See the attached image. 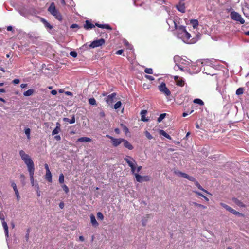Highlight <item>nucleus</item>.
Segmentation results:
<instances>
[{"label": "nucleus", "mask_w": 249, "mask_h": 249, "mask_svg": "<svg viewBox=\"0 0 249 249\" xmlns=\"http://www.w3.org/2000/svg\"><path fill=\"white\" fill-rule=\"evenodd\" d=\"M183 58L180 57L178 55H176L174 57V61L176 63L175 66L174 67V69L176 71H178V70H180L183 71H185V70H187V68L186 67H184L181 65H180L181 63V60Z\"/></svg>", "instance_id": "4"}, {"label": "nucleus", "mask_w": 249, "mask_h": 249, "mask_svg": "<svg viewBox=\"0 0 249 249\" xmlns=\"http://www.w3.org/2000/svg\"><path fill=\"white\" fill-rule=\"evenodd\" d=\"M159 90L164 94L166 96H169L171 94V92L167 88L165 83L162 82L160 85L158 86Z\"/></svg>", "instance_id": "8"}, {"label": "nucleus", "mask_w": 249, "mask_h": 249, "mask_svg": "<svg viewBox=\"0 0 249 249\" xmlns=\"http://www.w3.org/2000/svg\"><path fill=\"white\" fill-rule=\"evenodd\" d=\"M30 133H31V130L29 128H26L25 129V133L26 135L27 136V137L28 139H30Z\"/></svg>", "instance_id": "37"}, {"label": "nucleus", "mask_w": 249, "mask_h": 249, "mask_svg": "<svg viewBox=\"0 0 249 249\" xmlns=\"http://www.w3.org/2000/svg\"><path fill=\"white\" fill-rule=\"evenodd\" d=\"M145 135L146 136V137L149 139V140H151L152 138H153V137L150 134V133L147 131H146L145 132Z\"/></svg>", "instance_id": "46"}, {"label": "nucleus", "mask_w": 249, "mask_h": 249, "mask_svg": "<svg viewBox=\"0 0 249 249\" xmlns=\"http://www.w3.org/2000/svg\"><path fill=\"white\" fill-rule=\"evenodd\" d=\"M187 179L191 181H194L195 182L196 181L193 177L190 176H189V177H188Z\"/></svg>", "instance_id": "54"}, {"label": "nucleus", "mask_w": 249, "mask_h": 249, "mask_svg": "<svg viewBox=\"0 0 249 249\" xmlns=\"http://www.w3.org/2000/svg\"><path fill=\"white\" fill-rule=\"evenodd\" d=\"M44 167H45V169L46 170V172L50 171V170H49V166H48L47 164H46V163L45 164Z\"/></svg>", "instance_id": "59"}, {"label": "nucleus", "mask_w": 249, "mask_h": 249, "mask_svg": "<svg viewBox=\"0 0 249 249\" xmlns=\"http://www.w3.org/2000/svg\"><path fill=\"white\" fill-rule=\"evenodd\" d=\"M123 50H118L116 52V54H117V55H121L122 54V53H123Z\"/></svg>", "instance_id": "58"}, {"label": "nucleus", "mask_w": 249, "mask_h": 249, "mask_svg": "<svg viewBox=\"0 0 249 249\" xmlns=\"http://www.w3.org/2000/svg\"><path fill=\"white\" fill-rule=\"evenodd\" d=\"M201 64L202 67L201 68V71H202L204 73L210 75H215V73L213 71H214V65L211 60L209 59L204 60Z\"/></svg>", "instance_id": "3"}, {"label": "nucleus", "mask_w": 249, "mask_h": 249, "mask_svg": "<svg viewBox=\"0 0 249 249\" xmlns=\"http://www.w3.org/2000/svg\"><path fill=\"white\" fill-rule=\"evenodd\" d=\"M20 80L18 79H15L13 81V83L14 84H18L19 83Z\"/></svg>", "instance_id": "57"}, {"label": "nucleus", "mask_w": 249, "mask_h": 249, "mask_svg": "<svg viewBox=\"0 0 249 249\" xmlns=\"http://www.w3.org/2000/svg\"><path fill=\"white\" fill-rule=\"evenodd\" d=\"M244 89L242 88H238L236 91V94L238 95H241L243 93Z\"/></svg>", "instance_id": "38"}, {"label": "nucleus", "mask_w": 249, "mask_h": 249, "mask_svg": "<svg viewBox=\"0 0 249 249\" xmlns=\"http://www.w3.org/2000/svg\"><path fill=\"white\" fill-rule=\"evenodd\" d=\"M52 15H53L54 17H55V18L58 20H59V21L62 20V17L57 10L55 11V13L54 12Z\"/></svg>", "instance_id": "23"}, {"label": "nucleus", "mask_w": 249, "mask_h": 249, "mask_svg": "<svg viewBox=\"0 0 249 249\" xmlns=\"http://www.w3.org/2000/svg\"><path fill=\"white\" fill-rule=\"evenodd\" d=\"M59 182L60 183H63L64 182V175L61 173L59 177Z\"/></svg>", "instance_id": "42"}, {"label": "nucleus", "mask_w": 249, "mask_h": 249, "mask_svg": "<svg viewBox=\"0 0 249 249\" xmlns=\"http://www.w3.org/2000/svg\"><path fill=\"white\" fill-rule=\"evenodd\" d=\"M142 169V167L141 166H139L137 168L136 167V172L138 174Z\"/></svg>", "instance_id": "56"}, {"label": "nucleus", "mask_w": 249, "mask_h": 249, "mask_svg": "<svg viewBox=\"0 0 249 249\" xmlns=\"http://www.w3.org/2000/svg\"><path fill=\"white\" fill-rule=\"evenodd\" d=\"M220 205L222 207L224 208L225 209H226L227 211H228L230 213H232V214H234L236 215H238L239 216H243V214L242 213H239L238 212H237L236 211H235V210H234L231 207L229 206L228 205H227L224 203H221Z\"/></svg>", "instance_id": "10"}, {"label": "nucleus", "mask_w": 249, "mask_h": 249, "mask_svg": "<svg viewBox=\"0 0 249 249\" xmlns=\"http://www.w3.org/2000/svg\"><path fill=\"white\" fill-rule=\"evenodd\" d=\"M105 43V40L103 38L95 40L92 41L89 45V47L94 48L102 46Z\"/></svg>", "instance_id": "9"}, {"label": "nucleus", "mask_w": 249, "mask_h": 249, "mask_svg": "<svg viewBox=\"0 0 249 249\" xmlns=\"http://www.w3.org/2000/svg\"><path fill=\"white\" fill-rule=\"evenodd\" d=\"M191 63V61L189 59L186 60L184 58H182L181 63L180 65H182L184 67H186V68H187V70H185V71H190V69H189V66L190 65Z\"/></svg>", "instance_id": "14"}, {"label": "nucleus", "mask_w": 249, "mask_h": 249, "mask_svg": "<svg viewBox=\"0 0 249 249\" xmlns=\"http://www.w3.org/2000/svg\"><path fill=\"white\" fill-rule=\"evenodd\" d=\"M166 115V113H162V114H161L160 116L158 118V119H157V121L159 122V123H160V122H161L162 121V120L165 117Z\"/></svg>", "instance_id": "36"}, {"label": "nucleus", "mask_w": 249, "mask_h": 249, "mask_svg": "<svg viewBox=\"0 0 249 249\" xmlns=\"http://www.w3.org/2000/svg\"><path fill=\"white\" fill-rule=\"evenodd\" d=\"M48 10L51 14H53L54 12H55L57 9L55 8V4L54 2L51 3L50 6L48 8Z\"/></svg>", "instance_id": "20"}, {"label": "nucleus", "mask_w": 249, "mask_h": 249, "mask_svg": "<svg viewBox=\"0 0 249 249\" xmlns=\"http://www.w3.org/2000/svg\"><path fill=\"white\" fill-rule=\"evenodd\" d=\"M176 83L177 85L182 87L184 85L185 82L183 79L180 78L179 79H178V80H177Z\"/></svg>", "instance_id": "33"}, {"label": "nucleus", "mask_w": 249, "mask_h": 249, "mask_svg": "<svg viewBox=\"0 0 249 249\" xmlns=\"http://www.w3.org/2000/svg\"><path fill=\"white\" fill-rule=\"evenodd\" d=\"M29 233H30V229H28L27 231V233L25 235V238H26V240L27 241H28V240L29 239Z\"/></svg>", "instance_id": "51"}, {"label": "nucleus", "mask_w": 249, "mask_h": 249, "mask_svg": "<svg viewBox=\"0 0 249 249\" xmlns=\"http://www.w3.org/2000/svg\"><path fill=\"white\" fill-rule=\"evenodd\" d=\"M167 23L171 28L172 25H174L175 29L174 34L176 36L180 39L183 42L186 44H194L196 43L198 38L197 37L192 38L191 35L188 33L186 29V27L180 25L177 19L169 18L167 20Z\"/></svg>", "instance_id": "1"}, {"label": "nucleus", "mask_w": 249, "mask_h": 249, "mask_svg": "<svg viewBox=\"0 0 249 249\" xmlns=\"http://www.w3.org/2000/svg\"><path fill=\"white\" fill-rule=\"evenodd\" d=\"M0 219L2 222V226L3 227L4 230V233H5V236L7 238H8L9 236L8 227V225H7L6 222L5 221L4 216L0 215Z\"/></svg>", "instance_id": "12"}, {"label": "nucleus", "mask_w": 249, "mask_h": 249, "mask_svg": "<svg viewBox=\"0 0 249 249\" xmlns=\"http://www.w3.org/2000/svg\"><path fill=\"white\" fill-rule=\"evenodd\" d=\"M51 93L52 95H55L57 94V92L56 90H52L51 91Z\"/></svg>", "instance_id": "60"}, {"label": "nucleus", "mask_w": 249, "mask_h": 249, "mask_svg": "<svg viewBox=\"0 0 249 249\" xmlns=\"http://www.w3.org/2000/svg\"><path fill=\"white\" fill-rule=\"evenodd\" d=\"M121 125L122 127L123 130L125 132L126 134L129 132L128 128L125 125L123 124H121Z\"/></svg>", "instance_id": "41"}, {"label": "nucleus", "mask_w": 249, "mask_h": 249, "mask_svg": "<svg viewBox=\"0 0 249 249\" xmlns=\"http://www.w3.org/2000/svg\"><path fill=\"white\" fill-rule=\"evenodd\" d=\"M194 204L196 206H197V207H199L200 208H202V209H206V207L205 206L201 205V204H198V203H197L196 202H194Z\"/></svg>", "instance_id": "47"}, {"label": "nucleus", "mask_w": 249, "mask_h": 249, "mask_svg": "<svg viewBox=\"0 0 249 249\" xmlns=\"http://www.w3.org/2000/svg\"><path fill=\"white\" fill-rule=\"evenodd\" d=\"M95 26H97L98 27L102 28V29H108V30H111L112 29L111 27H110V26L109 24H101L96 23L95 24Z\"/></svg>", "instance_id": "19"}, {"label": "nucleus", "mask_w": 249, "mask_h": 249, "mask_svg": "<svg viewBox=\"0 0 249 249\" xmlns=\"http://www.w3.org/2000/svg\"><path fill=\"white\" fill-rule=\"evenodd\" d=\"M34 92V90L33 89H29L23 93V95L26 97L30 96H31Z\"/></svg>", "instance_id": "31"}, {"label": "nucleus", "mask_w": 249, "mask_h": 249, "mask_svg": "<svg viewBox=\"0 0 249 249\" xmlns=\"http://www.w3.org/2000/svg\"><path fill=\"white\" fill-rule=\"evenodd\" d=\"M91 141V139L90 138L86 137H81L77 140V141L80 142H90Z\"/></svg>", "instance_id": "32"}, {"label": "nucleus", "mask_w": 249, "mask_h": 249, "mask_svg": "<svg viewBox=\"0 0 249 249\" xmlns=\"http://www.w3.org/2000/svg\"><path fill=\"white\" fill-rule=\"evenodd\" d=\"M52 176L51 172H47L45 175V179L48 181L49 182H51L52 181Z\"/></svg>", "instance_id": "28"}, {"label": "nucleus", "mask_w": 249, "mask_h": 249, "mask_svg": "<svg viewBox=\"0 0 249 249\" xmlns=\"http://www.w3.org/2000/svg\"><path fill=\"white\" fill-rule=\"evenodd\" d=\"M230 17L231 18L235 21L240 22V24H244L245 23L244 19L242 18L241 15L238 12L235 11H232L230 13Z\"/></svg>", "instance_id": "6"}, {"label": "nucleus", "mask_w": 249, "mask_h": 249, "mask_svg": "<svg viewBox=\"0 0 249 249\" xmlns=\"http://www.w3.org/2000/svg\"><path fill=\"white\" fill-rule=\"evenodd\" d=\"M89 103L91 105H95L96 104V101L94 98H89Z\"/></svg>", "instance_id": "39"}, {"label": "nucleus", "mask_w": 249, "mask_h": 249, "mask_svg": "<svg viewBox=\"0 0 249 249\" xmlns=\"http://www.w3.org/2000/svg\"><path fill=\"white\" fill-rule=\"evenodd\" d=\"M196 186L200 190L204 191V192H206V193H208L207 191L203 189L202 186L200 185V184L198 183L197 181H196L195 183Z\"/></svg>", "instance_id": "35"}, {"label": "nucleus", "mask_w": 249, "mask_h": 249, "mask_svg": "<svg viewBox=\"0 0 249 249\" xmlns=\"http://www.w3.org/2000/svg\"><path fill=\"white\" fill-rule=\"evenodd\" d=\"M193 102L194 103L199 104L200 106L204 105L203 101L202 100L200 99H198V98L195 99L194 100Z\"/></svg>", "instance_id": "34"}, {"label": "nucleus", "mask_w": 249, "mask_h": 249, "mask_svg": "<svg viewBox=\"0 0 249 249\" xmlns=\"http://www.w3.org/2000/svg\"><path fill=\"white\" fill-rule=\"evenodd\" d=\"M41 21L47 29L51 30L53 28V26L46 19L41 18Z\"/></svg>", "instance_id": "21"}, {"label": "nucleus", "mask_w": 249, "mask_h": 249, "mask_svg": "<svg viewBox=\"0 0 249 249\" xmlns=\"http://www.w3.org/2000/svg\"><path fill=\"white\" fill-rule=\"evenodd\" d=\"M145 77L146 78H147V79H149V80H151V81H153V80H154V78L153 76H150V75H146L145 76Z\"/></svg>", "instance_id": "53"}, {"label": "nucleus", "mask_w": 249, "mask_h": 249, "mask_svg": "<svg viewBox=\"0 0 249 249\" xmlns=\"http://www.w3.org/2000/svg\"><path fill=\"white\" fill-rule=\"evenodd\" d=\"M159 134L163 136L164 137H165V138H166L168 139H170V140L171 139V136L163 130H160L159 131Z\"/></svg>", "instance_id": "29"}, {"label": "nucleus", "mask_w": 249, "mask_h": 249, "mask_svg": "<svg viewBox=\"0 0 249 249\" xmlns=\"http://www.w3.org/2000/svg\"><path fill=\"white\" fill-rule=\"evenodd\" d=\"M56 125V127L52 131V135H55L60 131V124L59 122H57Z\"/></svg>", "instance_id": "16"}, {"label": "nucleus", "mask_w": 249, "mask_h": 249, "mask_svg": "<svg viewBox=\"0 0 249 249\" xmlns=\"http://www.w3.org/2000/svg\"><path fill=\"white\" fill-rule=\"evenodd\" d=\"M190 24L192 25L194 29L197 27L198 25V21L196 19H192L190 20Z\"/></svg>", "instance_id": "27"}, {"label": "nucleus", "mask_w": 249, "mask_h": 249, "mask_svg": "<svg viewBox=\"0 0 249 249\" xmlns=\"http://www.w3.org/2000/svg\"><path fill=\"white\" fill-rule=\"evenodd\" d=\"M124 44L126 46H128V49H132L131 46L129 44V43L126 40H124Z\"/></svg>", "instance_id": "55"}, {"label": "nucleus", "mask_w": 249, "mask_h": 249, "mask_svg": "<svg viewBox=\"0 0 249 249\" xmlns=\"http://www.w3.org/2000/svg\"><path fill=\"white\" fill-rule=\"evenodd\" d=\"M95 25H94L92 23H91L90 22H89V20H86L85 22V24H84V28L86 29L89 30L92 29L95 27Z\"/></svg>", "instance_id": "18"}, {"label": "nucleus", "mask_w": 249, "mask_h": 249, "mask_svg": "<svg viewBox=\"0 0 249 249\" xmlns=\"http://www.w3.org/2000/svg\"><path fill=\"white\" fill-rule=\"evenodd\" d=\"M122 105V103L121 101H118L114 106V108L115 109H117L120 107Z\"/></svg>", "instance_id": "44"}, {"label": "nucleus", "mask_w": 249, "mask_h": 249, "mask_svg": "<svg viewBox=\"0 0 249 249\" xmlns=\"http://www.w3.org/2000/svg\"><path fill=\"white\" fill-rule=\"evenodd\" d=\"M15 193L16 196V198L18 201H19L20 199V196L18 190L15 191Z\"/></svg>", "instance_id": "49"}, {"label": "nucleus", "mask_w": 249, "mask_h": 249, "mask_svg": "<svg viewBox=\"0 0 249 249\" xmlns=\"http://www.w3.org/2000/svg\"><path fill=\"white\" fill-rule=\"evenodd\" d=\"M147 113V111L146 110H142L141 111V120L143 122H146L148 120V119H146L145 117L146 114Z\"/></svg>", "instance_id": "22"}, {"label": "nucleus", "mask_w": 249, "mask_h": 249, "mask_svg": "<svg viewBox=\"0 0 249 249\" xmlns=\"http://www.w3.org/2000/svg\"><path fill=\"white\" fill-rule=\"evenodd\" d=\"M78 27V25L76 24H72L71 26V28H77Z\"/></svg>", "instance_id": "63"}, {"label": "nucleus", "mask_w": 249, "mask_h": 249, "mask_svg": "<svg viewBox=\"0 0 249 249\" xmlns=\"http://www.w3.org/2000/svg\"><path fill=\"white\" fill-rule=\"evenodd\" d=\"M97 218L100 220H103L104 215L101 212H98L97 213Z\"/></svg>", "instance_id": "45"}, {"label": "nucleus", "mask_w": 249, "mask_h": 249, "mask_svg": "<svg viewBox=\"0 0 249 249\" xmlns=\"http://www.w3.org/2000/svg\"><path fill=\"white\" fill-rule=\"evenodd\" d=\"M63 121L66 122H68L71 124H73L75 122V119L74 115H73L71 119H70L68 118H64Z\"/></svg>", "instance_id": "26"}, {"label": "nucleus", "mask_w": 249, "mask_h": 249, "mask_svg": "<svg viewBox=\"0 0 249 249\" xmlns=\"http://www.w3.org/2000/svg\"><path fill=\"white\" fill-rule=\"evenodd\" d=\"M233 201L237 205H238L239 207H246V205L244 204H243V202H242L240 200H238L237 198H233Z\"/></svg>", "instance_id": "24"}, {"label": "nucleus", "mask_w": 249, "mask_h": 249, "mask_svg": "<svg viewBox=\"0 0 249 249\" xmlns=\"http://www.w3.org/2000/svg\"><path fill=\"white\" fill-rule=\"evenodd\" d=\"M62 187L63 189V190L66 193H68L69 192V188L66 185L64 184L62 185Z\"/></svg>", "instance_id": "48"}, {"label": "nucleus", "mask_w": 249, "mask_h": 249, "mask_svg": "<svg viewBox=\"0 0 249 249\" xmlns=\"http://www.w3.org/2000/svg\"><path fill=\"white\" fill-rule=\"evenodd\" d=\"M59 207L61 208V209H63L64 207V204L63 202H61L59 204Z\"/></svg>", "instance_id": "62"}, {"label": "nucleus", "mask_w": 249, "mask_h": 249, "mask_svg": "<svg viewBox=\"0 0 249 249\" xmlns=\"http://www.w3.org/2000/svg\"><path fill=\"white\" fill-rule=\"evenodd\" d=\"M90 221L93 226L95 227L98 226V223L96 220L95 217L93 214L90 215Z\"/></svg>", "instance_id": "25"}, {"label": "nucleus", "mask_w": 249, "mask_h": 249, "mask_svg": "<svg viewBox=\"0 0 249 249\" xmlns=\"http://www.w3.org/2000/svg\"><path fill=\"white\" fill-rule=\"evenodd\" d=\"M176 8L181 13H184L185 12V6L184 3L179 2L176 5Z\"/></svg>", "instance_id": "15"}, {"label": "nucleus", "mask_w": 249, "mask_h": 249, "mask_svg": "<svg viewBox=\"0 0 249 249\" xmlns=\"http://www.w3.org/2000/svg\"><path fill=\"white\" fill-rule=\"evenodd\" d=\"M193 111H194V110H192L191 111H190L189 112H183L182 114V116L185 117L187 116V115H188L189 114H191Z\"/></svg>", "instance_id": "52"}, {"label": "nucleus", "mask_w": 249, "mask_h": 249, "mask_svg": "<svg viewBox=\"0 0 249 249\" xmlns=\"http://www.w3.org/2000/svg\"><path fill=\"white\" fill-rule=\"evenodd\" d=\"M134 176L135 177L137 181L139 182H142L144 181H148L149 180V177L148 176H142L140 175L139 174L136 173V172H134V173H132Z\"/></svg>", "instance_id": "11"}, {"label": "nucleus", "mask_w": 249, "mask_h": 249, "mask_svg": "<svg viewBox=\"0 0 249 249\" xmlns=\"http://www.w3.org/2000/svg\"><path fill=\"white\" fill-rule=\"evenodd\" d=\"M27 86V84H21L20 85V87L22 88V89H24V88H25Z\"/></svg>", "instance_id": "64"}, {"label": "nucleus", "mask_w": 249, "mask_h": 249, "mask_svg": "<svg viewBox=\"0 0 249 249\" xmlns=\"http://www.w3.org/2000/svg\"><path fill=\"white\" fill-rule=\"evenodd\" d=\"M70 54L71 56L74 58H75L77 55V53L75 51H71Z\"/></svg>", "instance_id": "50"}, {"label": "nucleus", "mask_w": 249, "mask_h": 249, "mask_svg": "<svg viewBox=\"0 0 249 249\" xmlns=\"http://www.w3.org/2000/svg\"><path fill=\"white\" fill-rule=\"evenodd\" d=\"M144 72L147 74H153V70L151 68H146L144 70Z\"/></svg>", "instance_id": "43"}, {"label": "nucleus", "mask_w": 249, "mask_h": 249, "mask_svg": "<svg viewBox=\"0 0 249 249\" xmlns=\"http://www.w3.org/2000/svg\"><path fill=\"white\" fill-rule=\"evenodd\" d=\"M19 155L21 159L24 161L25 164L27 165L28 171L29 173L31 183L32 186L35 185L34 184V175L35 172V165L33 160L30 156L25 153L21 150L19 151Z\"/></svg>", "instance_id": "2"}, {"label": "nucleus", "mask_w": 249, "mask_h": 249, "mask_svg": "<svg viewBox=\"0 0 249 249\" xmlns=\"http://www.w3.org/2000/svg\"><path fill=\"white\" fill-rule=\"evenodd\" d=\"M106 137L109 138L111 141V143L114 147H117L122 142H123L124 139L123 138H115L109 135H107Z\"/></svg>", "instance_id": "7"}, {"label": "nucleus", "mask_w": 249, "mask_h": 249, "mask_svg": "<svg viewBox=\"0 0 249 249\" xmlns=\"http://www.w3.org/2000/svg\"><path fill=\"white\" fill-rule=\"evenodd\" d=\"M11 186L13 188L14 192L18 190L17 185L13 180H10Z\"/></svg>", "instance_id": "40"}, {"label": "nucleus", "mask_w": 249, "mask_h": 249, "mask_svg": "<svg viewBox=\"0 0 249 249\" xmlns=\"http://www.w3.org/2000/svg\"><path fill=\"white\" fill-rule=\"evenodd\" d=\"M175 173L178 176H181V177H182L183 178H187V179L188 177H189V175H187V174L184 173H182V172H180L179 171H175Z\"/></svg>", "instance_id": "30"}, {"label": "nucleus", "mask_w": 249, "mask_h": 249, "mask_svg": "<svg viewBox=\"0 0 249 249\" xmlns=\"http://www.w3.org/2000/svg\"><path fill=\"white\" fill-rule=\"evenodd\" d=\"M124 160L131 168V172L134 173V172H136L137 162L135 159L129 156H126Z\"/></svg>", "instance_id": "5"}, {"label": "nucleus", "mask_w": 249, "mask_h": 249, "mask_svg": "<svg viewBox=\"0 0 249 249\" xmlns=\"http://www.w3.org/2000/svg\"><path fill=\"white\" fill-rule=\"evenodd\" d=\"M116 96L115 93H112L111 94L108 95L106 98V102L108 105H111L114 101V99Z\"/></svg>", "instance_id": "13"}, {"label": "nucleus", "mask_w": 249, "mask_h": 249, "mask_svg": "<svg viewBox=\"0 0 249 249\" xmlns=\"http://www.w3.org/2000/svg\"><path fill=\"white\" fill-rule=\"evenodd\" d=\"M124 146L129 150H132L134 148L133 145L126 140L124 139L123 142Z\"/></svg>", "instance_id": "17"}, {"label": "nucleus", "mask_w": 249, "mask_h": 249, "mask_svg": "<svg viewBox=\"0 0 249 249\" xmlns=\"http://www.w3.org/2000/svg\"><path fill=\"white\" fill-rule=\"evenodd\" d=\"M54 138L57 141H60L61 140V137L59 135L55 136Z\"/></svg>", "instance_id": "61"}]
</instances>
